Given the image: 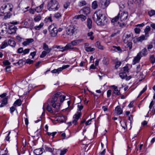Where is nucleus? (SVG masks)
<instances>
[{
	"mask_svg": "<svg viewBox=\"0 0 155 155\" xmlns=\"http://www.w3.org/2000/svg\"><path fill=\"white\" fill-rule=\"evenodd\" d=\"M82 11L84 14L87 15L90 12V8L89 7L84 8L82 10Z\"/></svg>",
	"mask_w": 155,
	"mask_h": 155,
	"instance_id": "obj_19",
	"label": "nucleus"
},
{
	"mask_svg": "<svg viewBox=\"0 0 155 155\" xmlns=\"http://www.w3.org/2000/svg\"><path fill=\"white\" fill-rule=\"evenodd\" d=\"M132 43L131 42H128L127 45V46L129 48V49L130 50L132 48Z\"/></svg>",
	"mask_w": 155,
	"mask_h": 155,
	"instance_id": "obj_42",
	"label": "nucleus"
},
{
	"mask_svg": "<svg viewBox=\"0 0 155 155\" xmlns=\"http://www.w3.org/2000/svg\"><path fill=\"white\" fill-rule=\"evenodd\" d=\"M85 50L87 52H92L95 50V48H92L91 47H86Z\"/></svg>",
	"mask_w": 155,
	"mask_h": 155,
	"instance_id": "obj_25",
	"label": "nucleus"
},
{
	"mask_svg": "<svg viewBox=\"0 0 155 155\" xmlns=\"http://www.w3.org/2000/svg\"><path fill=\"white\" fill-rule=\"evenodd\" d=\"M121 64V62H117L115 65L116 68H117Z\"/></svg>",
	"mask_w": 155,
	"mask_h": 155,
	"instance_id": "obj_56",
	"label": "nucleus"
},
{
	"mask_svg": "<svg viewBox=\"0 0 155 155\" xmlns=\"http://www.w3.org/2000/svg\"><path fill=\"white\" fill-rule=\"evenodd\" d=\"M54 16L56 18H58L61 16V15L59 13H57L55 14Z\"/></svg>",
	"mask_w": 155,
	"mask_h": 155,
	"instance_id": "obj_55",
	"label": "nucleus"
},
{
	"mask_svg": "<svg viewBox=\"0 0 155 155\" xmlns=\"http://www.w3.org/2000/svg\"><path fill=\"white\" fill-rule=\"evenodd\" d=\"M111 90H108L107 92V97H109L111 95Z\"/></svg>",
	"mask_w": 155,
	"mask_h": 155,
	"instance_id": "obj_62",
	"label": "nucleus"
},
{
	"mask_svg": "<svg viewBox=\"0 0 155 155\" xmlns=\"http://www.w3.org/2000/svg\"><path fill=\"white\" fill-rule=\"evenodd\" d=\"M93 18L94 20L98 25L99 26L106 25L108 21L106 16L100 11L95 12L93 15Z\"/></svg>",
	"mask_w": 155,
	"mask_h": 155,
	"instance_id": "obj_1",
	"label": "nucleus"
},
{
	"mask_svg": "<svg viewBox=\"0 0 155 155\" xmlns=\"http://www.w3.org/2000/svg\"><path fill=\"white\" fill-rule=\"evenodd\" d=\"M112 47L114 48H115L117 50V51H121V50L120 48V47L119 46L116 47L115 46H113Z\"/></svg>",
	"mask_w": 155,
	"mask_h": 155,
	"instance_id": "obj_51",
	"label": "nucleus"
},
{
	"mask_svg": "<svg viewBox=\"0 0 155 155\" xmlns=\"http://www.w3.org/2000/svg\"><path fill=\"white\" fill-rule=\"evenodd\" d=\"M70 5V3L68 2H66L64 5V8L67 9Z\"/></svg>",
	"mask_w": 155,
	"mask_h": 155,
	"instance_id": "obj_53",
	"label": "nucleus"
},
{
	"mask_svg": "<svg viewBox=\"0 0 155 155\" xmlns=\"http://www.w3.org/2000/svg\"><path fill=\"white\" fill-rule=\"evenodd\" d=\"M77 29L75 25H70L66 28V34L71 36L74 34L77 33Z\"/></svg>",
	"mask_w": 155,
	"mask_h": 155,
	"instance_id": "obj_3",
	"label": "nucleus"
},
{
	"mask_svg": "<svg viewBox=\"0 0 155 155\" xmlns=\"http://www.w3.org/2000/svg\"><path fill=\"white\" fill-rule=\"evenodd\" d=\"M119 76L122 79L124 78L127 76V73H126V72H124L120 73Z\"/></svg>",
	"mask_w": 155,
	"mask_h": 155,
	"instance_id": "obj_23",
	"label": "nucleus"
},
{
	"mask_svg": "<svg viewBox=\"0 0 155 155\" xmlns=\"http://www.w3.org/2000/svg\"><path fill=\"white\" fill-rule=\"evenodd\" d=\"M36 51H34L32 52H31L30 53V55H31L32 56V58H34V57L36 55Z\"/></svg>",
	"mask_w": 155,
	"mask_h": 155,
	"instance_id": "obj_64",
	"label": "nucleus"
},
{
	"mask_svg": "<svg viewBox=\"0 0 155 155\" xmlns=\"http://www.w3.org/2000/svg\"><path fill=\"white\" fill-rule=\"evenodd\" d=\"M43 150V148L37 149L34 150V152L36 155H40L42 153Z\"/></svg>",
	"mask_w": 155,
	"mask_h": 155,
	"instance_id": "obj_12",
	"label": "nucleus"
},
{
	"mask_svg": "<svg viewBox=\"0 0 155 155\" xmlns=\"http://www.w3.org/2000/svg\"><path fill=\"white\" fill-rule=\"evenodd\" d=\"M145 38V36L144 35H142L138 38H136L135 39V40H134V42L135 43H136L137 41H142Z\"/></svg>",
	"mask_w": 155,
	"mask_h": 155,
	"instance_id": "obj_17",
	"label": "nucleus"
},
{
	"mask_svg": "<svg viewBox=\"0 0 155 155\" xmlns=\"http://www.w3.org/2000/svg\"><path fill=\"white\" fill-rule=\"evenodd\" d=\"M61 49H63L62 50H61V51L62 52H63V51H65L67 50H68L69 49H78L76 48H73L72 47L71 45V44H67V45L65 46V47H62L61 48Z\"/></svg>",
	"mask_w": 155,
	"mask_h": 155,
	"instance_id": "obj_11",
	"label": "nucleus"
},
{
	"mask_svg": "<svg viewBox=\"0 0 155 155\" xmlns=\"http://www.w3.org/2000/svg\"><path fill=\"white\" fill-rule=\"evenodd\" d=\"M147 85L143 88V90L140 92L137 97H139L143 93L147 90Z\"/></svg>",
	"mask_w": 155,
	"mask_h": 155,
	"instance_id": "obj_37",
	"label": "nucleus"
},
{
	"mask_svg": "<svg viewBox=\"0 0 155 155\" xmlns=\"http://www.w3.org/2000/svg\"><path fill=\"white\" fill-rule=\"evenodd\" d=\"M48 29L50 32V34L51 36L54 37L57 34L58 31L57 28L55 27L54 25H50L48 27Z\"/></svg>",
	"mask_w": 155,
	"mask_h": 155,
	"instance_id": "obj_5",
	"label": "nucleus"
},
{
	"mask_svg": "<svg viewBox=\"0 0 155 155\" xmlns=\"http://www.w3.org/2000/svg\"><path fill=\"white\" fill-rule=\"evenodd\" d=\"M47 7L49 11L57 10L59 7L58 2L56 0H51L48 4Z\"/></svg>",
	"mask_w": 155,
	"mask_h": 155,
	"instance_id": "obj_2",
	"label": "nucleus"
},
{
	"mask_svg": "<svg viewBox=\"0 0 155 155\" xmlns=\"http://www.w3.org/2000/svg\"><path fill=\"white\" fill-rule=\"evenodd\" d=\"M92 21L90 18H88L87 21V25L89 29H90L92 28Z\"/></svg>",
	"mask_w": 155,
	"mask_h": 155,
	"instance_id": "obj_20",
	"label": "nucleus"
},
{
	"mask_svg": "<svg viewBox=\"0 0 155 155\" xmlns=\"http://www.w3.org/2000/svg\"><path fill=\"white\" fill-rule=\"evenodd\" d=\"M61 93L60 92H57L55 94L53 97L52 98V100H48V102L49 103H52L53 102L55 103L57 101L58 97H61Z\"/></svg>",
	"mask_w": 155,
	"mask_h": 155,
	"instance_id": "obj_6",
	"label": "nucleus"
},
{
	"mask_svg": "<svg viewBox=\"0 0 155 155\" xmlns=\"http://www.w3.org/2000/svg\"><path fill=\"white\" fill-rule=\"evenodd\" d=\"M21 101L20 99L17 100L14 103V105L15 106H16V105L18 106H20L21 104Z\"/></svg>",
	"mask_w": 155,
	"mask_h": 155,
	"instance_id": "obj_22",
	"label": "nucleus"
},
{
	"mask_svg": "<svg viewBox=\"0 0 155 155\" xmlns=\"http://www.w3.org/2000/svg\"><path fill=\"white\" fill-rule=\"evenodd\" d=\"M135 32L136 33L139 34L140 31V28H136L134 29Z\"/></svg>",
	"mask_w": 155,
	"mask_h": 155,
	"instance_id": "obj_48",
	"label": "nucleus"
},
{
	"mask_svg": "<svg viewBox=\"0 0 155 155\" xmlns=\"http://www.w3.org/2000/svg\"><path fill=\"white\" fill-rule=\"evenodd\" d=\"M43 49L46 51L48 52V53H49L51 50V48H49L48 46L46 43H44L43 44Z\"/></svg>",
	"mask_w": 155,
	"mask_h": 155,
	"instance_id": "obj_14",
	"label": "nucleus"
},
{
	"mask_svg": "<svg viewBox=\"0 0 155 155\" xmlns=\"http://www.w3.org/2000/svg\"><path fill=\"white\" fill-rule=\"evenodd\" d=\"M43 25L44 23L42 22L39 25L35 26V29L36 30H39L43 26Z\"/></svg>",
	"mask_w": 155,
	"mask_h": 155,
	"instance_id": "obj_28",
	"label": "nucleus"
},
{
	"mask_svg": "<svg viewBox=\"0 0 155 155\" xmlns=\"http://www.w3.org/2000/svg\"><path fill=\"white\" fill-rule=\"evenodd\" d=\"M60 97V102H62L64 100H65V96L64 95H61V97Z\"/></svg>",
	"mask_w": 155,
	"mask_h": 155,
	"instance_id": "obj_50",
	"label": "nucleus"
},
{
	"mask_svg": "<svg viewBox=\"0 0 155 155\" xmlns=\"http://www.w3.org/2000/svg\"><path fill=\"white\" fill-rule=\"evenodd\" d=\"M8 43L7 41H5L2 44L1 46V49H3L8 45Z\"/></svg>",
	"mask_w": 155,
	"mask_h": 155,
	"instance_id": "obj_29",
	"label": "nucleus"
},
{
	"mask_svg": "<svg viewBox=\"0 0 155 155\" xmlns=\"http://www.w3.org/2000/svg\"><path fill=\"white\" fill-rule=\"evenodd\" d=\"M82 115V113L81 112H78L76 114H74L73 117V118L74 119L72 121V123L74 125H76L78 120L81 117Z\"/></svg>",
	"mask_w": 155,
	"mask_h": 155,
	"instance_id": "obj_8",
	"label": "nucleus"
},
{
	"mask_svg": "<svg viewBox=\"0 0 155 155\" xmlns=\"http://www.w3.org/2000/svg\"><path fill=\"white\" fill-rule=\"evenodd\" d=\"M148 14L150 16H151L155 14V11L153 10H151L149 12Z\"/></svg>",
	"mask_w": 155,
	"mask_h": 155,
	"instance_id": "obj_35",
	"label": "nucleus"
},
{
	"mask_svg": "<svg viewBox=\"0 0 155 155\" xmlns=\"http://www.w3.org/2000/svg\"><path fill=\"white\" fill-rule=\"evenodd\" d=\"M123 70H124V72H126V73H128V67L125 66L123 68Z\"/></svg>",
	"mask_w": 155,
	"mask_h": 155,
	"instance_id": "obj_52",
	"label": "nucleus"
},
{
	"mask_svg": "<svg viewBox=\"0 0 155 155\" xmlns=\"http://www.w3.org/2000/svg\"><path fill=\"white\" fill-rule=\"evenodd\" d=\"M75 18L76 19H80L82 21H84L86 19V17L83 15H76Z\"/></svg>",
	"mask_w": 155,
	"mask_h": 155,
	"instance_id": "obj_13",
	"label": "nucleus"
},
{
	"mask_svg": "<svg viewBox=\"0 0 155 155\" xmlns=\"http://www.w3.org/2000/svg\"><path fill=\"white\" fill-rule=\"evenodd\" d=\"M11 133V131H9L8 132V135L6 137L5 140H6L7 141H9L10 139V137H9V135Z\"/></svg>",
	"mask_w": 155,
	"mask_h": 155,
	"instance_id": "obj_60",
	"label": "nucleus"
},
{
	"mask_svg": "<svg viewBox=\"0 0 155 155\" xmlns=\"http://www.w3.org/2000/svg\"><path fill=\"white\" fill-rule=\"evenodd\" d=\"M97 1H95L93 2L92 4V7L94 9H96L97 7Z\"/></svg>",
	"mask_w": 155,
	"mask_h": 155,
	"instance_id": "obj_24",
	"label": "nucleus"
},
{
	"mask_svg": "<svg viewBox=\"0 0 155 155\" xmlns=\"http://www.w3.org/2000/svg\"><path fill=\"white\" fill-rule=\"evenodd\" d=\"M93 33L92 32H90L87 33V35L90 37V38L91 40H93L94 38V37L93 36Z\"/></svg>",
	"mask_w": 155,
	"mask_h": 155,
	"instance_id": "obj_32",
	"label": "nucleus"
},
{
	"mask_svg": "<svg viewBox=\"0 0 155 155\" xmlns=\"http://www.w3.org/2000/svg\"><path fill=\"white\" fill-rule=\"evenodd\" d=\"M8 99V97H6L5 98L3 99L2 101V102L5 104H7V100Z\"/></svg>",
	"mask_w": 155,
	"mask_h": 155,
	"instance_id": "obj_39",
	"label": "nucleus"
},
{
	"mask_svg": "<svg viewBox=\"0 0 155 155\" xmlns=\"http://www.w3.org/2000/svg\"><path fill=\"white\" fill-rule=\"evenodd\" d=\"M147 49L144 48L141 52L139 53L137 56L134 58L133 64H134L138 62L143 56H145L147 54Z\"/></svg>",
	"mask_w": 155,
	"mask_h": 155,
	"instance_id": "obj_4",
	"label": "nucleus"
},
{
	"mask_svg": "<svg viewBox=\"0 0 155 155\" xmlns=\"http://www.w3.org/2000/svg\"><path fill=\"white\" fill-rule=\"evenodd\" d=\"M120 123H121V124L122 126V127L125 129L127 127V123L126 122L124 121L122 122V123H121V121H120Z\"/></svg>",
	"mask_w": 155,
	"mask_h": 155,
	"instance_id": "obj_34",
	"label": "nucleus"
},
{
	"mask_svg": "<svg viewBox=\"0 0 155 155\" xmlns=\"http://www.w3.org/2000/svg\"><path fill=\"white\" fill-rule=\"evenodd\" d=\"M120 15V14L119 13L117 16L115 17L111 20V22L112 23H114L116 22H117L119 19Z\"/></svg>",
	"mask_w": 155,
	"mask_h": 155,
	"instance_id": "obj_27",
	"label": "nucleus"
},
{
	"mask_svg": "<svg viewBox=\"0 0 155 155\" xmlns=\"http://www.w3.org/2000/svg\"><path fill=\"white\" fill-rule=\"evenodd\" d=\"M77 42L76 41H72L71 43L70 44L71 45V46L72 47L73 46L76 45H77Z\"/></svg>",
	"mask_w": 155,
	"mask_h": 155,
	"instance_id": "obj_54",
	"label": "nucleus"
},
{
	"mask_svg": "<svg viewBox=\"0 0 155 155\" xmlns=\"http://www.w3.org/2000/svg\"><path fill=\"white\" fill-rule=\"evenodd\" d=\"M52 106L54 108H55L56 107V106H57L58 107V108H59L60 107V104L58 103H57L56 104H55V103H54V102L53 103Z\"/></svg>",
	"mask_w": 155,
	"mask_h": 155,
	"instance_id": "obj_43",
	"label": "nucleus"
},
{
	"mask_svg": "<svg viewBox=\"0 0 155 155\" xmlns=\"http://www.w3.org/2000/svg\"><path fill=\"white\" fill-rule=\"evenodd\" d=\"M128 15L125 13H121L120 19L121 21L126 20L127 17Z\"/></svg>",
	"mask_w": 155,
	"mask_h": 155,
	"instance_id": "obj_18",
	"label": "nucleus"
},
{
	"mask_svg": "<svg viewBox=\"0 0 155 155\" xmlns=\"http://www.w3.org/2000/svg\"><path fill=\"white\" fill-rule=\"evenodd\" d=\"M23 50L22 48H19L17 50V52L18 53H22L23 52Z\"/></svg>",
	"mask_w": 155,
	"mask_h": 155,
	"instance_id": "obj_44",
	"label": "nucleus"
},
{
	"mask_svg": "<svg viewBox=\"0 0 155 155\" xmlns=\"http://www.w3.org/2000/svg\"><path fill=\"white\" fill-rule=\"evenodd\" d=\"M78 110L81 111L83 109V106L82 105H80L79 104H78Z\"/></svg>",
	"mask_w": 155,
	"mask_h": 155,
	"instance_id": "obj_58",
	"label": "nucleus"
},
{
	"mask_svg": "<svg viewBox=\"0 0 155 155\" xmlns=\"http://www.w3.org/2000/svg\"><path fill=\"white\" fill-rule=\"evenodd\" d=\"M17 28L14 25L9 26L8 29V32L9 34H12L15 32Z\"/></svg>",
	"mask_w": 155,
	"mask_h": 155,
	"instance_id": "obj_10",
	"label": "nucleus"
},
{
	"mask_svg": "<svg viewBox=\"0 0 155 155\" xmlns=\"http://www.w3.org/2000/svg\"><path fill=\"white\" fill-rule=\"evenodd\" d=\"M44 4V3H43L41 5H40V6L39 7H37L35 9V11L37 13L41 12L42 10Z\"/></svg>",
	"mask_w": 155,
	"mask_h": 155,
	"instance_id": "obj_15",
	"label": "nucleus"
},
{
	"mask_svg": "<svg viewBox=\"0 0 155 155\" xmlns=\"http://www.w3.org/2000/svg\"><path fill=\"white\" fill-rule=\"evenodd\" d=\"M30 50V49L27 48L25 49L24 51H23V53L24 54H27L29 53V51Z\"/></svg>",
	"mask_w": 155,
	"mask_h": 155,
	"instance_id": "obj_59",
	"label": "nucleus"
},
{
	"mask_svg": "<svg viewBox=\"0 0 155 155\" xmlns=\"http://www.w3.org/2000/svg\"><path fill=\"white\" fill-rule=\"evenodd\" d=\"M6 24L5 23L0 27V34L2 35L3 34L8 32V29Z\"/></svg>",
	"mask_w": 155,
	"mask_h": 155,
	"instance_id": "obj_9",
	"label": "nucleus"
},
{
	"mask_svg": "<svg viewBox=\"0 0 155 155\" xmlns=\"http://www.w3.org/2000/svg\"><path fill=\"white\" fill-rule=\"evenodd\" d=\"M11 14L10 13H8L6 15H5L4 17V19H6L8 18H10L11 16Z\"/></svg>",
	"mask_w": 155,
	"mask_h": 155,
	"instance_id": "obj_46",
	"label": "nucleus"
},
{
	"mask_svg": "<svg viewBox=\"0 0 155 155\" xmlns=\"http://www.w3.org/2000/svg\"><path fill=\"white\" fill-rule=\"evenodd\" d=\"M41 19V17L39 15L36 16L34 18V20L35 21L37 22L39 21Z\"/></svg>",
	"mask_w": 155,
	"mask_h": 155,
	"instance_id": "obj_33",
	"label": "nucleus"
},
{
	"mask_svg": "<svg viewBox=\"0 0 155 155\" xmlns=\"http://www.w3.org/2000/svg\"><path fill=\"white\" fill-rule=\"evenodd\" d=\"M8 44L12 47H15L16 43L12 39H10L8 41Z\"/></svg>",
	"mask_w": 155,
	"mask_h": 155,
	"instance_id": "obj_16",
	"label": "nucleus"
},
{
	"mask_svg": "<svg viewBox=\"0 0 155 155\" xmlns=\"http://www.w3.org/2000/svg\"><path fill=\"white\" fill-rule=\"evenodd\" d=\"M3 64L5 65H9L11 63L8 60H5L3 61Z\"/></svg>",
	"mask_w": 155,
	"mask_h": 155,
	"instance_id": "obj_45",
	"label": "nucleus"
},
{
	"mask_svg": "<svg viewBox=\"0 0 155 155\" xmlns=\"http://www.w3.org/2000/svg\"><path fill=\"white\" fill-rule=\"evenodd\" d=\"M48 53L47 52L45 51H43L42 52L41 54L40 55V57L41 58H43Z\"/></svg>",
	"mask_w": 155,
	"mask_h": 155,
	"instance_id": "obj_30",
	"label": "nucleus"
},
{
	"mask_svg": "<svg viewBox=\"0 0 155 155\" xmlns=\"http://www.w3.org/2000/svg\"><path fill=\"white\" fill-rule=\"evenodd\" d=\"M33 62L34 61L33 60H32L30 59H27L26 61V63L29 64H32Z\"/></svg>",
	"mask_w": 155,
	"mask_h": 155,
	"instance_id": "obj_40",
	"label": "nucleus"
},
{
	"mask_svg": "<svg viewBox=\"0 0 155 155\" xmlns=\"http://www.w3.org/2000/svg\"><path fill=\"white\" fill-rule=\"evenodd\" d=\"M95 45L99 49L101 50H103V46L101 45L99 41H97L96 42Z\"/></svg>",
	"mask_w": 155,
	"mask_h": 155,
	"instance_id": "obj_26",
	"label": "nucleus"
},
{
	"mask_svg": "<svg viewBox=\"0 0 155 155\" xmlns=\"http://www.w3.org/2000/svg\"><path fill=\"white\" fill-rule=\"evenodd\" d=\"M47 110L49 112L52 113L53 111L51 109V108L49 106V104L47 105Z\"/></svg>",
	"mask_w": 155,
	"mask_h": 155,
	"instance_id": "obj_36",
	"label": "nucleus"
},
{
	"mask_svg": "<svg viewBox=\"0 0 155 155\" xmlns=\"http://www.w3.org/2000/svg\"><path fill=\"white\" fill-rule=\"evenodd\" d=\"M111 87L113 88L115 91H119L117 89V86H115V85H112L111 86Z\"/></svg>",
	"mask_w": 155,
	"mask_h": 155,
	"instance_id": "obj_63",
	"label": "nucleus"
},
{
	"mask_svg": "<svg viewBox=\"0 0 155 155\" xmlns=\"http://www.w3.org/2000/svg\"><path fill=\"white\" fill-rule=\"evenodd\" d=\"M86 3L84 1H82L79 4V6H82L86 5Z\"/></svg>",
	"mask_w": 155,
	"mask_h": 155,
	"instance_id": "obj_41",
	"label": "nucleus"
},
{
	"mask_svg": "<svg viewBox=\"0 0 155 155\" xmlns=\"http://www.w3.org/2000/svg\"><path fill=\"white\" fill-rule=\"evenodd\" d=\"M110 2V0H100L99 5L101 8L104 9L109 5Z\"/></svg>",
	"mask_w": 155,
	"mask_h": 155,
	"instance_id": "obj_7",
	"label": "nucleus"
},
{
	"mask_svg": "<svg viewBox=\"0 0 155 155\" xmlns=\"http://www.w3.org/2000/svg\"><path fill=\"white\" fill-rule=\"evenodd\" d=\"M26 40L28 42V44L31 43H32L34 41V39L32 38H29L26 39Z\"/></svg>",
	"mask_w": 155,
	"mask_h": 155,
	"instance_id": "obj_47",
	"label": "nucleus"
},
{
	"mask_svg": "<svg viewBox=\"0 0 155 155\" xmlns=\"http://www.w3.org/2000/svg\"><path fill=\"white\" fill-rule=\"evenodd\" d=\"M115 110L117 111V114L120 115L123 112V110L121 109L120 106H117L116 107Z\"/></svg>",
	"mask_w": 155,
	"mask_h": 155,
	"instance_id": "obj_21",
	"label": "nucleus"
},
{
	"mask_svg": "<svg viewBox=\"0 0 155 155\" xmlns=\"http://www.w3.org/2000/svg\"><path fill=\"white\" fill-rule=\"evenodd\" d=\"M116 94L117 95H119L121 94L120 92V90H119V91H117V92H114L112 94L113 96H114V94Z\"/></svg>",
	"mask_w": 155,
	"mask_h": 155,
	"instance_id": "obj_57",
	"label": "nucleus"
},
{
	"mask_svg": "<svg viewBox=\"0 0 155 155\" xmlns=\"http://www.w3.org/2000/svg\"><path fill=\"white\" fill-rule=\"evenodd\" d=\"M67 150V149H65L63 150H61L60 155H64L66 153Z\"/></svg>",
	"mask_w": 155,
	"mask_h": 155,
	"instance_id": "obj_49",
	"label": "nucleus"
},
{
	"mask_svg": "<svg viewBox=\"0 0 155 155\" xmlns=\"http://www.w3.org/2000/svg\"><path fill=\"white\" fill-rule=\"evenodd\" d=\"M92 119H91L86 122L85 123L86 125L87 126L88 125H90L91 124V122Z\"/></svg>",
	"mask_w": 155,
	"mask_h": 155,
	"instance_id": "obj_61",
	"label": "nucleus"
},
{
	"mask_svg": "<svg viewBox=\"0 0 155 155\" xmlns=\"http://www.w3.org/2000/svg\"><path fill=\"white\" fill-rule=\"evenodd\" d=\"M150 59L152 63L155 62V57L154 55H152L150 56Z\"/></svg>",
	"mask_w": 155,
	"mask_h": 155,
	"instance_id": "obj_31",
	"label": "nucleus"
},
{
	"mask_svg": "<svg viewBox=\"0 0 155 155\" xmlns=\"http://www.w3.org/2000/svg\"><path fill=\"white\" fill-rule=\"evenodd\" d=\"M150 27L148 26H147L144 30V32L145 34H147L148 32L150 31Z\"/></svg>",
	"mask_w": 155,
	"mask_h": 155,
	"instance_id": "obj_38",
	"label": "nucleus"
}]
</instances>
